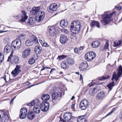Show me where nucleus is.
<instances>
[{
    "instance_id": "f257e3e1",
    "label": "nucleus",
    "mask_w": 122,
    "mask_h": 122,
    "mask_svg": "<svg viewBox=\"0 0 122 122\" xmlns=\"http://www.w3.org/2000/svg\"><path fill=\"white\" fill-rule=\"evenodd\" d=\"M114 13V12L110 13L108 11L105 12L102 15V19L101 21L102 24L106 25L112 21L113 19L112 17Z\"/></svg>"
},
{
    "instance_id": "f03ea898",
    "label": "nucleus",
    "mask_w": 122,
    "mask_h": 122,
    "mask_svg": "<svg viewBox=\"0 0 122 122\" xmlns=\"http://www.w3.org/2000/svg\"><path fill=\"white\" fill-rule=\"evenodd\" d=\"M117 71V74L116 72H114L112 78V80L115 79L116 81L118 80L119 78L122 74V66L121 65L119 66Z\"/></svg>"
},
{
    "instance_id": "7ed1b4c3",
    "label": "nucleus",
    "mask_w": 122,
    "mask_h": 122,
    "mask_svg": "<svg viewBox=\"0 0 122 122\" xmlns=\"http://www.w3.org/2000/svg\"><path fill=\"white\" fill-rule=\"evenodd\" d=\"M96 56V54L94 52H90L86 53L85 56V59L88 61H91Z\"/></svg>"
},
{
    "instance_id": "20e7f679",
    "label": "nucleus",
    "mask_w": 122,
    "mask_h": 122,
    "mask_svg": "<svg viewBox=\"0 0 122 122\" xmlns=\"http://www.w3.org/2000/svg\"><path fill=\"white\" fill-rule=\"evenodd\" d=\"M72 117V114L71 113L66 112L65 113L63 116V119L60 117V121L66 122L69 121Z\"/></svg>"
},
{
    "instance_id": "39448f33",
    "label": "nucleus",
    "mask_w": 122,
    "mask_h": 122,
    "mask_svg": "<svg viewBox=\"0 0 122 122\" xmlns=\"http://www.w3.org/2000/svg\"><path fill=\"white\" fill-rule=\"evenodd\" d=\"M27 113V109L25 108H22L20 110L19 117L20 119H24L26 116Z\"/></svg>"
},
{
    "instance_id": "423d86ee",
    "label": "nucleus",
    "mask_w": 122,
    "mask_h": 122,
    "mask_svg": "<svg viewBox=\"0 0 122 122\" xmlns=\"http://www.w3.org/2000/svg\"><path fill=\"white\" fill-rule=\"evenodd\" d=\"M88 102L87 100H84L81 101L80 103L79 107L82 110H86L88 106Z\"/></svg>"
},
{
    "instance_id": "0eeeda50",
    "label": "nucleus",
    "mask_w": 122,
    "mask_h": 122,
    "mask_svg": "<svg viewBox=\"0 0 122 122\" xmlns=\"http://www.w3.org/2000/svg\"><path fill=\"white\" fill-rule=\"evenodd\" d=\"M40 108L41 110L43 112L46 111L49 107V104L45 102V103H42L40 105Z\"/></svg>"
},
{
    "instance_id": "6e6552de",
    "label": "nucleus",
    "mask_w": 122,
    "mask_h": 122,
    "mask_svg": "<svg viewBox=\"0 0 122 122\" xmlns=\"http://www.w3.org/2000/svg\"><path fill=\"white\" fill-rule=\"evenodd\" d=\"M20 65H17L15 69L11 72V73L14 77L16 76L21 71Z\"/></svg>"
},
{
    "instance_id": "1a4fd4ad",
    "label": "nucleus",
    "mask_w": 122,
    "mask_h": 122,
    "mask_svg": "<svg viewBox=\"0 0 122 122\" xmlns=\"http://www.w3.org/2000/svg\"><path fill=\"white\" fill-rule=\"evenodd\" d=\"M2 116L1 117L0 120V122H7L9 120V118L8 115L5 112H2Z\"/></svg>"
},
{
    "instance_id": "9d476101",
    "label": "nucleus",
    "mask_w": 122,
    "mask_h": 122,
    "mask_svg": "<svg viewBox=\"0 0 122 122\" xmlns=\"http://www.w3.org/2000/svg\"><path fill=\"white\" fill-rule=\"evenodd\" d=\"M57 6L56 4H53L51 5L48 8V11L51 13H52L54 11H55L57 9Z\"/></svg>"
},
{
    "instance_id": "9b49d317",
    "label": "nucleus",
    "mask_w": 122,
    "mask_h": 122,
    "mask_svg": "<svg viewBox=\"0 0 122 122\" xmlns=\"http://www.w3.org/2000/svg\"><path fill=\"white\" fill-rule=\"evenodd\" d=\"M76 28L75 31H77L78 32L80 30L81 27V23L78 21H75L72 22Z\"/></svg>"
},
{
    "instance_id": "f8f14e48",
    "label": "nucleus",
    "mask_w": 122,
    "mask_h": 122,
    "mask_svg": "<svg viewBox=\"0 0 122 122\" xmlns=\"http://www.w3.org/2000/svg\"><path fill=\"white\" fill-rule=\"evenodd\" d=\"M31 51V49L28 48L25 49L22 52V56L23 58H26L29 55Z\"/></svg>"
},
{
    "instance_id": "ddd939ff",
    "label": "nucleus",
    "mask_w": 122,
    "mask_h": 122,
    "mask_svg": "<svg viewBox=\"0 0 122 122\" xmlns=\"http://www.w3.org/2000/svg\"><path fill=\"white\" fill-rule=\"evenodd\" d=\"M57 33V30L55 27L52 26L51 27L49 30V33L51 36H56Z\"/></svg>"
},
{
    "instance_id": "4468645a",
    "label": "nucleus",
    "mask_w": 122,
    "mask_h": 122,
    "mask_svg": "<svg viewBox=\"0 0 122 122\" xmlns=\"http://www.w3.org/2000/svg\"><path fill=\"white\" fill-rule=\"evenodd\" d=\"M88 66V65L87 63L82 62L80 65L79 69L81 71H84L86 70Z\"/></svg>"
},
{
    "instance_id": "2eb2a0df",
    "label": "nucleus",
    "mask_w": 122,
    "mask_h": 122,
    "mask_svg": "<svg viewBox=\"0 0 122 122\" xmlns=\"http://www.w3.org/2000/svg\"><path fill=\"white\" fill-rule=\"evenodd\" d=\"M61 90H58L56 93L53 92L52 95V99L53 100H56L57 97H60L61 95Z\"/></svg>"
},
{
    "instance_id": "dca6fc26",
    "label": "nucleus",
    "mask_w": 122,
    "mask_h": 122,
    "mask_svg": "<svg viewBox=\"0 0 122 122\" xmlns=\"http://www.w3.org/2000/svg\"><path fill=\"white\" fill-rule=\"evenodd\" d=\"M105 95V92L103 91H102L97 95V98L99 100L103 99L106 97Z\"/></svg>"
},
{
    "instance_id": "f3484780",
    "label": "nucleus",
    "mask_w": 122,
    "mask_h": 122,
    "mask_svg": "<svg viewBox=\"0 0 122 122\" xmlns=\"http://www.w3.org/2000/svg\"><path fill=\"white\" fill-rule=\"evenodd\" d=\"M40 103L38 99H36L33 100L29 103H27V105L29 106H32L34 105L35 106L39 105Z\"/></svg>"
},
{
    "instance_id": "a211bd4d",
    "label": "nucleus",
    "mask_w": 122,
    "mask_h": 122,
    "mask_svg": "<svg viewBox=\"0 0 122 122\" xmlns=\"http://www.w3.org/2000/svg\"><path fill=\"white\" fill-rule=\"evenodd\" d=\"M40 9L39 7H34L30 11V12L33 15H36L39 13V10Z\"/></svg>"
},
{
    "instance_id": "6ab92c4d",
    "label": "nucleus",
    "mask_w": 122,
    "mask_h": 122,
    "mask_svg": "<svg viewBox=\"0 0 122 122\" xmlns=\"http://www.w3.org/2000/svg\"><path fill=\"white\" fill-rule=\"evenodd\" d=\"M68 40L67 37L64 35H61L60 39V42L62 44L66 43Z\"/></svg>"
},
{
    "instance_id": "aec40b11",
    "label": "nucleus",
    "mask_w": 122,
    "mask_h": 122,
    "mask_svg": "<svg viewBox=\"0 0 122 122\" xmlns=\"http://www.w3.org/2000/svg\"><path fill=\"white\" fill-rule=\"evenodd\" d=\"M41 108L39 105L35 106L33 108V110L34 112L36 114H39L41 111Z\"/></svg>"
},
{
    "instance_id": "412c9836",
    "label": "nucleus",
    "mask_w": 122,
    "mask_h": 122,
    "mask_svg": "<svg viewBox=\"0 0 122 122\" xmlns=\"http://www.w3.org/2000/svg\"><path fill=\"white\" fill-rule=\"evenodd\" d=\"M11 46L9 45H6L4 48V53L5 54H6L9 53L11 50Z\"/></svg>"
},
{
    "instance_id": "4be33fe9",
    "label": "nucleus",
    "mask_w": 122,
    "mask_h": 122,
    "mask_svg": "<svg viewBox=\"0 0 122 122\" xmlns=\"http://www.w3.org/2000/svg\"><path fill=\"white\" fill-rule=\"evenodd\" d=\"M22 13L23 14L20 21L23 22H25V20L28 18V16L26 15V13L25 11L22 10Z\"/></svg>"
},
{
    "instance_id": "5701e85b",
    "label": "nucleus",
    "mask_w": 122,
    "mask_h": 122,
    "mask_svg": "<svg viewBox=\"0 0 122 122\" xmlns=\"http://www.w3.org/2000/svg\"><path fill=\"white\" fill-rule=\"evenodd\" d=\"M67 20H62L60 22V26L63 28L66 27L68 24Z\"/></svg>"
},
{
    "instance_id": "b1692460",
    "label": "nucleus",
    "mask_w": 122,
    "mask_h": 122,
    "mask_svg": "<svg viewBox=\"0 0 122 122\" xmlns=\"http://www.w3.org/2000/svg\"><path fill=\"white\" fill-rule=\"evenodd\" d=\"M35 117V114L33 112L31 111L29 112L27 116L28 119L32 120Z\"/></svg>"
},
{
    "instance_id": "393cba45",
    "label": "nucleus",
    "mask_w": 122,
    "mask_h": 122,
    "mask_svg": "<svg viewBox=\"0 0 122 122\" xmlns=\"http://www.w3.org/2000/svg\"><path fill=\"white\" fill-rule=\"evenodd\" d=\"M61 66L62 68L64 69H67L69 67L67 63L65 61H62L61 62Z\"/></svg>"
},
{
    "instance_id": "a878e982",
    "label": "nucleus",
    "mask_w": 122,
    "mask_h": 122,
    "mask_svg": "<svg viewBox=\"0 0 122 122\" xmlns=\"http://www.w3.org/2000/svg\"><path fill=\"white\" fill-rule=\"evenodd\" d=\"M50 96L48 94H43L41 97V99L43 100L48 101L50 99Z\"/></svg>"
},
{
    "instance_id": "bb28decb",
    "label": "nucleus",
    "mask_w": 122,
    "mask_h": 122,
    "mask_svg": "<svg viewBox=\"0 0 122 122\" xmlns=\"http://www.w3.org/2000/svg\"><path fill=\"white\" fill-rule=\"evenodd\" d=\"M76 29L72 23H71L70 26V30L71 31L73 34L77 33L78 32L77 31H75V30H76Z\"/></svg>"
},
{
    "instance_id": "cd10ccee",
    "label": "nucleus",
    "mask_w": 122,
    "mask_h": 122,
    "mask_svg": "<svg viewBox=\"0 0 122 122\" xmlns=\"http://www.w3.org/2000/svg\"><path fill=\"white\" fill-rule=\"evenodd\" d=\"M100 44L99 41H97L93 42L92 44V46L94 48L97 47L100 45Z\"/></svg>"
},
{
    "instance_id": "c85d7f7f",
    "label": "nucleus",
    "mask_w": 122,
    "mask_h": 122,
    "mask_svg": "<svg viewBox=\"0 0 122 122\" xmlns=\"http://www.w3.org/2000/svg\"><path fill=\"white\" fill-rule=\"evenodd\" d=\"M33 42L32 40L29 39L26 40L25 42L26 45L27 46H30L32 45L33 44Z\"/></svg>"
},
{
    "instance_id": "c756f323",
    "label": "nucleus",
    "mask_w": 122,
    "mask_h": 122,
    "mask_svg": "<svg viewBox=\"0 0 122 122\" xmlns=\"http://www.w3.org/2000/svg\"><path fill=\"white\" fill-rule=\"evenodd\" d=\"M44 16L43 15L41 17L36 14V21L38 22L41 21L44 19Z\"/></svg>"
},
{
    "instance_id": "7c9ffc66",
    "label": "nucleus",
    "mask_w": 122,
    "mask_h": 122,
    "mask_svg": "<svg viewBox=\"0 0 122 122\" xmlns=\"http://www.w3.org/2000/svg\"><path fill=\"white\" fill-rule=\"evenodd\" d=\"M40 48L41 47L38 46H36L35 48V52L37 54H38L40 53L41 52V49Z\"/></svg>"
},
{
    "instance_id": "2f4dec72",
    "label": "nucleus",
    "mask_w": 122,
    "mask_h": 122,
    "mask_svg": "<svg viewBox=\"0 0 122 122\" xmlns=\"http://www.w3.org/2000/svg\"><path fill=\"white\" fill-rule=\"evenodd\" d=\"M16 44H17L16 46L17 47V49H19L21 47V40L18 39H16Z\"/></svg>"
},
{
    "instance_id": "473e14b6",
    "label": "nucleus",
    "mask_w": 122,
    "mask_h": 122,
    "mask_svg": "<svg viewBox=\"0 0 122 122\" xmlns=\"http://www.w3.org/2000/svg\"><path fill=\"white\" fill-rule=\"evenodd\" d=\"M91 27H94L95 26H97L98 27H99V23L97 21H93L92 22L91 24Z\"/></svg>"
},
{
    "instance_id": "72a5a7b5",
    "label": "nucleus",
    "mask_w": 122,
    "mask_h": 122,
    "mask_svg": "<svg viewBox=\"0 0 122 122\" xmlns=\"http://www.w3.org/2000/svg\"><path fill=\"white\" fill-rule=\"evenodd\" d=\"M67 61L68 64L70 65H72L74 63V60L73 59L69 57L67 59Z\"/></svg>"
},
{
    "instance_id": "f704fd0d",
    "label": "nucleus",
    "mask_w": 122,
    "mask_h": 122,
    "mask_svg": "<svg viewBox=\"0 0 122 122\" xmlns=\"http://www.w3.org/2000/svg\"><path fill=\"white\" fill-rule=\"evenodd\" d=\"M16 41V39L14 40L12 42L11 44V47H13V48L15 50L17 49Z\"/></svg>"
},
{
    "instance_id": "c9c22d12",
    "label": "nucleus",
    "mask_w": 122,
    "mask_h": 122,
    "mask_svg": "<svg viewBox=\"0 0 122 122\" xmlns=\"http://www.w3.org/2000/svg\"><path fill=\"white\" fill-rule=\"evenodd\" d=\"M122 42L121 40H117L114 42L113 46L115 47L118 46L121 44Z\"/></svg>"
},
{
    "instance_id": "e433bc0d",
    "label": "nucleus",
    "mask_w": 122,
    "mask_h": 122,
    "mask_svg": "<svg viewBox=\"0 0 122 122\" xmlns=\"http://www.w3.org/2000/svg\"><path fill=\"white\" fill-rule=\"evenodd\" d=\"M86 121L85 118H83L82 117H79L75 122H85Z\"/></svg>"
},
{
    "instance_id": "4c0bfd02",
    "label": "nucleus",
    "mask_w": 122,
    "mask_h": 122,
    "mask_svg": "<svg viewBox=\"0 0 122 122\" xmlns=\"http://www.w3.org/2000/svg\"><path fill=\"white\" fill-rule=\"evenodd\" d=\"M98 91V89L97 88H94L92 92H90V94L91 95H94L96 94Z\"/></svg>"
},
{
    "instance_id": "58836bf2",
    "label": "nucleus",
    "mask_w": 122,
    "mask_h": 122,
    "mask_svg": "<svg viewBox=\"0 0 122 122\" xmlns=\"http://www.w3.org/2000/svg\"><path fill=\"white\" fill-rule=\"evenodd\" d=\"M28 23L30 25H32L34 24V20L33 18L31 17L29 18Z\"/></svg>"
},
{
    "instance_id": "ea45409f",
    "label": "nucleus",
    "mask_w": 122,
    "mask_h": 122,
    "mask_svg": "<svg viewBox=\"0 0 122 122\" xmlns=\"http://www.w3.org/2000/svg\"><path fill=\"white\" fill-rule=\"evenodd\" d=\"M114 82H112L107 85V86L110 90H109V91L111 90L112 88L114 86Z\"/></svg>"
},
{
    "instance_id": "a19ab883",
    "label": "nucleus",
    "mask_w": 122,
    "mask_h": 122,
    "mask_svg": "<svg viewBox=\"0 0 122 122\" xmlns=\"http://www.w3.org/2000/svg\"><path fill=\"white\" fill-rule=\"evenodd\" d=\"M66 56L64 55H62L61 56H58V57L57 58V60H58L59 61L65 58Z\"/></svg>"
},
{
    "instance_id": "79ce46f5",
    "label": "nucleus",
    "mask_w": 122,
    "mask_h": 122,
    "mask_svg": "<svg viewBox=\"0 0 122 122\" xmlns=\"http://www.w3.org/2000/svg\"><path fill=\"white\" fill-rule=\"evenodd\" d=\"M61 31L63 32L66 34H69V31L67 29L63 28L61 30Z\"/></svg>"
},
{
    "instance_id": "37998d69",
    "label": "nucleus",
    "mask_w": 122,
    "mask_h": 122,
    "mask_svg": "<svg viewBox=\"0 0 122 122\" xmlns=\"http://www.w3.org/2000/svg\"><path fill=\"white\" fill-rule=\"evenodd\" d=\"M19 58L17 56H15L13 60L14 62L16 64L18 63L19 61Z\"/></svg>"
},
{
    "instance_id": "c03bdc74",
    "label": "nucleus",
    "mask_w": 122,
    "mask_h": 122,
    "mask_svg": "<svg viewBox=\"0 0 122 122\" xmlns=\"http://www.w3.org/2000/svg\"><path fill=\"white\" fill-rule=\"evenodd\" d=\"M38 13H39L37 15L41 17L43 15L44 16V18L45 16V13L42 10L39 11Z\"/></svg>"
},
{
    "instance_id": "a18cd8bd",
    "label": "nucleus",
    "mask_w": 122,
    "mask_h": 122,
    "mask_svg": "<svg viewBox=\"0 0 122 122\" xmlns=\"http://www.w3.org/2000/svg\"><path fill=\"white\" fill-rule=\"evenodd\" d=\"M35 61V59L33 58H30L29 61V63L30 64H32L34 63Z\"/></svg>"
},
{
    "instance_id": "49530a36",
    "label": "nucleus",
    "mask_w": 122,
    "mask_h": 122,
    "mask_svg": "<svg viewBox=\"0 0 122 122\" xmlns=\"http://www.w3.org/2000/svg\"><path fill=\"white\" fill-rule=\"evenodd\" d=\"M13 50H12L11 52V54L9 56L8 59L7 60V61H11V58L13 56Z\"/></svg>"
},
{
    "instance_id": "de8ad7c7",
    "label": "nucleus",
    "mask_w": 122,
    "mask_h": 122,
    "mask_svg": "<svg viewBox=\"0 0 122 122\" xmlns=\"http://www.w3.org/2000/svg\"><path fill=\"white\" fill-rule=\"evenodd\" d=\"M109 44L107 42H106L104 46V49L105 50L108 49Z\"/></svg>"
},
{
    "instance_id": "09e8293b",
    "label": "nucleus",
    "mask_w": 122,
    "mask_h": 122,
    "mask_svg": "<svg viewBox=\"0 0 122 122\" xmlns=\"http://www.w3.org/2000/svg\"><path fill=\"white\" fill-rule=\"evenodd\" d=\"M4 56L1 53V54L0 55V64L4 60Z\"/></svg>"
},
{
    "instance_id": "8fccbe9b",
    "label": "nucleus",
    "mask_w": 122,
    "mask_h": 122,
    "mask_svg": "<svg viewBox=\"0 0 122 122\" xmlns=\"http://www.w3.org/2000/svg\"><path fill=\"white\" fill-rule=\"evenodd\" d=\"M115 110V109L114 108L112 110L111 112L108 113L106 115V117H107L109 115H111L112 113H113L114 111Z\"/></svg>"
},
{
    "instance_id": "3c124183",
    "label": "nucleus",
    "mask_w": 122,
    "mask_h": 122,
    "mask_svg": "<svg viewBox=\"0 0 122 122\" xmlns=\"http://www.w3.org/2000/svg\"><path fill=\"white\" fill-rule=\"evenodd\" d=\"M34 41H35V43H38V41L37 37H35Z\"/></svg>"
},
{
    "instance_id": "603ef678",
    "label": "nucleus",
    "mask_w": 122,
    "mask_h": 122,
    "mask_svg": "<svg viewBox=\"0 0 122 122\" xmlns=\"http://www.w3.org/2000/svg\"><path fill=\"white\" fill-rule=\"evenodd\" d=\"M43 46L44 47H47L48 46V45L47 43H44Z\"/></svg>"
},
{
    "instance_id": "864d4df0",
    "label": "nucleus",
    "mask_w": 122,
    "mask_h": 122,
    "mask_svg": "<svg viewBox=\"0 0 122 122\" xmlns=\"http://www.w3.org/2000/svg\"><path fill=\"white\" fill-rule=\"evenodd\" d=\"M101 78H99V80H102L105 79H107V78L106 77H105V76H103L101 77Z\"/></svg>"
},
{
    "instance_id": "5fc2aeb1",
    "label": "nucleus",
    "mask_w": 122,
    "mask_h": 122,
    "mask_svg": "<svg viewBox=\"0 0 122 122\" xmlns=\"http://www.w3.org/2000/svg\"><path fill=\"white\" fill-rule=\"evenodd\" d=\"M121 6H118L117 7V9L118 10H120L121 9Z\"/></svg>"
},
{
    "instance_id": "6e6d98bb",
    "label": "nucleus",
    "mask_w": 122,
    "mask_h": 122,
    "mask_svg": "<svg viewBox=\"0 0 122 122\" xmlns=\"http://www.w3.org/2000/svg\"><path fill=\"white\" fill-rule=\"evenodd\" d=\"M79 77H80V81L82 80H83V77H82V76L81 74H80L79 75Z\"/></svg>"
},
{
    "instance_id": "4d7b16f0",
    "label": "nucleus",
    "mask_w": 122,
    "mask_h": 122,
    "mask_svg": "<svg viewBox=\"0 0 122 122\" xmlns=\"http://www.w3.org/2000/svg\"><path fill=\"white\" fill-rule=\"evenodd\" d=\"M74 52L76 53H77L78 51V49L76 48H74Z\"/></svg>"
},
{
    "instance_id": "13d9d810",
    "label": "nucleus",
    "mask_w": 122,
    "mask_h": 122,
    "mask_svg": "<svg viewBox=\"0 0 122 122\" xmlns=\"http://www.w3.org/2000/svg\"><path fill=\"white\" fill-rule=\"evenodd\" d=\"M94 84L93 83H91L89 84H88V86H89L90 87L92 86Z\"/></svg>"
},
{
    "instance_id": "bf43d9fd",
    "label": "nucleus",
    "mask_w": 122,
    "mask_h": 122,
    "mask_svg": "<svg viewBox=\"0 0 122 122\" xmlns=\"http://www.w3.org/2000/svg\"><path fill=\"white\" fill-rule=\"evenodd\" d=\"M7 31H4L3 30H0V33L7 32Z\"/></svg>"
},
{
    "instance_id": "052dcab7",
    "label": "nucleus",
    "mask_w": 122,
    "mask_h": 122,
    "mask_svg": "<svg viewBox=\"0 0 122 122\" xmlns=\"http://www.w3.org/2000/svg\"><path fill=\"white\" fill-rule=\"evenodd\" d=\"M46 68L44 66L41 69V71H42L45 69V68Z\"/></svg>"
},
{
    "instance_id": "680f3d73",
    "label": "nucleus",
    "mask_w": 122,
    "mask_h": 122,
    "mask_svg": "<svg viewBox=\"0 0 122 122\" xmlns=\"http://www.w3.org/2000/svg\"><path fill=\"white\" fill-rule=\"evenodd\" d=\"M74 106H75V104H73L72 105H71V107L73 109H74Z\"/></svg>"
},
{
    "instance_id": "e2e57ef3",
    "label": "nucleus",
    "mask_w": 122,
    "mask_h": 122,
    "mask_svg": "<svg viewBox=\"0 0 122 122\" xmlns=\"http://www.w3.org/2000/svg\"><path fill=\"white\" fill-rule=\"evenodd\" d=\"M25 36V34H22L20 35V37H24Z\"/></svg>"
},
{
    "instance_id": "0e129e2a",
    "label": "nucleus",
    "mask_w": 122,
    "mask_h": 122,
    "mask_svg": "<svg viewBox=\"0 0 122 122\" xmlns=\"http://www.w3.org/2000/svg\"><path fill=\"white\" fill-rule=\"evenodd\" d=\"M19 16V15H14L13 16V17H18Z\"/></svg>"
},
{
    "instance_id": "69168bd1",
    "label": "nucleus",
    "mask_w": 122,
    "mask_h": 122,
    "mask_svg": "<svg viewBox=\"0 0 122 122\" xmlns=\"http://www.w3.org/2000/svg\"><path fill=\"white\" fill-rule=\"evenodd\" d=\"M83 47L81 46L80 47V48H79V49L80 50H82L83 49Z\"/></svg>"
},
{
    "instance_id": "338daca9",
    "label": "nucleus",
    "mask_w": 122,
    "mask_h": 122,
    "mask_svg": "<svg viewBox=\"0 0 122 122\" xmlns=\"http://www.w3.org/2000/svg\"><path fill=\"white\" fill-rule=\"evenodd\" d=\"M75 98V97L74 96H72V98L71 99V100H73Z\"/></svg>"
},
{
    "instance_id": "774afa93",
    "label": "nucleus",
    "mask_w": 122,
    "mask_h": 122,
    "mask_svg": "<svg viewBox=\"0 0 122 122\" xmlns=\"http://www.w3.org/2000/svg\"><path fill=\"white\" fill-rule=\"evenodd\" d=\"M60 74H63V72H62V71H60Z\"/></svg>"
}]
</instances>
